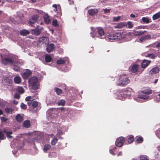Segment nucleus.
Masks as SVG:
<instances>
[{
	"label": "nucleus",
	"mask_w": 160,
	"mask_h": 160,
	"mask_svg": "<svg viewBox=\"0 0 160 160\" xmlns=\"http://www.w3.org/2000/svg\"><path fill=\"white\" fill-rule=\"evenodd\" d=\"M152 93L151 90H146L138 94L137 97L134 96L133 99L138 102H142L143 101V100H149L151 99L152 98L150 97L149 95Z\"/></svg>",
	"instance_id": "obj_1"
},
{
	"label": "nucleus",
	"mask_w": 160,
	"mask_h": 160,
	"mask_svg": "<svg viewBox=\"0 0 160 160\" xmlns=\"http://www.w3.org/2000/svg\"><path fill=\"white\" fill-rule=\"evenodd\" d=\"M91 31L90 34L92 38L98 37L101 39L105 38L104 32L103 28H101L91 27Z\"/></svg>",
	"instance_id": "obj_2"
},
{
	"label": "nucleus",
	"mask_w": 160,
	"mask_h": 160,
	"mask_svg": "<svg viewBox=\"0 0 160 160\" xmlns=\"http://www.w3.org/2000/svg\"><path fill=\"white\" fill-rule=\"evenodd\" d=\"M126 36L124 32H112L108 33L105 38L108 41H111L113 40L124 38Z\"/></svg>",
	"instance_id": "obj_3"
},
{
	"label": "nucleus",
	"mask_w": 160,
	"mask_h": 160,
	"mask_svg": "<svg viewBox=\"0 0 160 160\" xmlns=\"http://www.w3.org/2000/svg\"><path fill=\"white\" fill-rule=\"evenodd\" d=\"M129 82L130 80L128 76L126 74H122L117 78L116 84L118 86H125Z\"/></svg>",
	"instance_id": "obj_4"
},
{
	"label": "nucleus",
	"mask_w": 160,
	"mask_h": 160,
	"mask_svg": "<svg viewBox=\"0 0 160 160\" xmlns=\"http://www.w3.org/2000/svg\"><path fill=\"white\" fill-rule=\"evenodd\" d=\"M17 58V57H8L3 58L2 60V62L5 65H12L14 62H17V65L19 66L22 65L24 63L21 60H19L16 61V59Z\"/></svg>",
	"instance_id": "obj_5"
},
{
	"label": "nucleus",
	"mask_w": 160,
	"mask_h": 160,
	"mask_svg": "<svg viewBox=\"0 0 160 160\" xmlns=\"http://www.w3.org/2000/svg\"><path fill=\"white\" fill-rule=\"evenodd\" d=\"M28 83L29 87L33 90H37L39 88V84L37 77H33L29 78Z\"/></svg>",
	"instance_id": "obj_6"
},
{
	"label": "nucleus",
	"mask_w": 160,
	"mask_h": 160,
	"mask_svg": "<svg viewBox=\"0 0 160 160\" xmlns=\"http://www.w3.org/2000/svg\"><path fill=\"white\" fill-rule=\"evenodd\" d=\"M129 71L132 73H135L137 72L141 73L143 70L142 69L140 65L136 63L132 64L129 68Z\"/></svg>",
	"instance_id": "obj_7"
},
{
	"label": "nucleus",
	"mask_w": 160,
	"mask_h": 160,
	"mask_svg": "<svg viewBox=\"0 0 160 160\" xmlns=\"http://www.w3.org/2000/svg\"><path fill=\"white\" fill-rule=\"evenodd\" d=\"M32 74V72L29 69H26L23 71L22 76V78L26 79L29 77Z\"/></svg>",
	"instance_id": "obj_8"
},
{
	"label": "nucleus",
	"mask_w": 160,
	"mask_h": 160,
	"mask_svg": "<svg viewBox=\"0 0 160 160\" xmlns=\"http://www.w3.org/2000/svg\"><path fill=\"white\" fill-rule=\"evenodd\" d=\"M55 109H50L47 112V118L49 120L51 119H54L53 116L54 115V112H55Z\"/></svg>",
	"instance_id": "obj_9"
},
{
	"label": "nucleus",
	"mask_w": 160,
	"mask_h": 160,
	"mask_svg": "<svg viewBox=\"0 0 160 160\" xmlns=\"http://www.w3.org/2000/svg\"><path fill=\"white\" fill-rule=\"evenodd\" d=\"M116 98L119 99H120L122 100H124L125 98H126V95L123 91L121 90H118L116 93Z\"/></svg>",
	"instance_id": "obj_10"
},
{
	"label": "nucleus",
	"mask_w": 160,
	"mask_h": 160,
	"mask_svg": "<svg viewBox=\"0 0 160 160\" xmlns=\"http://www.w3.org/2000/svg\"><path fill=\"white\" fill-rule=\"evenodd\" d=\"M125 142V139L124 137H120L118 138L115 142L116 145L119 147L122 146L123 142Z\"/></svg>",
	"instance_id": "obj_11"
},
{
	"label": "nucleus",
	"mask_w": 160,
	"mask_h": 160,
	"mask_svg": "<svg viewBox=\"0 0 160 160\" xmlns=\"http://www.w3.org/2000/svg\"><path fill=\"white\" fill-rule=\"evenodd\" d=\"M52 7L54 8L53 11L55 12L58 11L56 15H55V17L58 18L62 15V13L60 9H59V6L58 7L56 4H53L52 5Z\"/></svg>",
	"instance_id": "obj_12"
},
{
	"label": "nucleus",
	"mask_w": 160,
	"mask_h": 160,
	"mask_svg": "<svg viewBox=\"0 0 160 160\" xmlns=\"http://www.w3.org/2000/svg\"><path fill=\"white\" fill-rule=\"evenodd\" d=\"M37 42L38 44H48L49 43V40L48 37H44L40 38Z\"/></svg>",
	"instance_id": "obj_13"
},
{
	"label": "nucleus",
	"mask_w": 160,
	"mask_h": 160,
	"mask_svg": "<svg viewBox=\"0 0 160 160\" xmlns=\"http://www.w3.org/2000/svg\"><path fill=\"white\" fill-rule=\"evenodd\" d=\"M123 92L124 94L126 95V96L129 97L133 95L134 93L133 90L130 88H126Z\"/></svg>",
	"instance_id": "obj_14"
},
{
	"label": "nucleus",
	"mask_w": 160,
	"mask_h": 160,
	"mask_svg": "<svg viewBox=\"0 0 160 160\" xmlns=\"http://www.w3.org/2000/svg\"><path fill=\"white\" fill-rule=\"evenodd\" d=\"M151 36L150 35L148 34L142 37L138 40H137V41L139 42H145L147 40H149L151 39Z\"/></svg>",
	"instance_id": "obj_15"
},
{
	"label": "nucleus",
	"mask_w": 160,
	"mask_h": 160,
	"mask_svg": "<svg viewBox=\"0 0 160 160\" xmlns=\"http://www.w3.org/2000/svg\"><path fill=\"white\" fill-rule=\"evenodd\" d=\"M27 104L28 106L30 107L32 106L34 108L37 107L38 105V102L34 100H32L29 102H27Z\"/></svg>",
	"instance_id": "obj_16"
},
{
	"label": "nucleus",
	"mask_w": 160,
	"mask_h": 160,
	"mask_svg": "<svg viewBox=\"0 0 160 160\" xmlns=\"http://www.w3.org/2000/svg\"><path fill=\"white\" fill-rule=\"evenodd\" d=\"M38 18V16L37 15H33L29 20L28 23L31 26H32V25L37 20Z\"/></svg>",
	"instance_id": "obj_17"
},
{
	"label": "nucleus",
	"mask_w": 160,
	"mask_h": 160,
	"mask_svg": "<svg viewBox=\"0 0 160 160\" xmlns=\"http://www.w3.org/2000/svg\"><path fill=\"white\" fill-rule=\"evenodd\" d=\"M55 98L51 95L47 97L46 99V102L49 103H53L55 102Z\"/></svg>",
	"instance_id": "obj_18"
},
{
	"label": "nucleus",
	"mask_w": 160,
	"mask_h": 160,
	"mask_svg": "<svg viewBox=\"0 0 160 160\" xmlns=\"http://www.w3.org/2000/svg\"><path fill=\"white\" fill-rule=\"evenodd\" d=\"M55 48V47L54 44L51 43L47 45V51L48 52H50L54 50Z\"/></svg>",
	"instance_id": "obj_19"
},
{
	"label": "nucleus",
	"mask_w": 160,
	"mask_h": 160,
	"mask_svg": "<svg viewBox=\"0 0 160 160\" xmlns=\"http://www.w3.org/2000/svg\"><path fill=\"white\" fill-rule=\"evenodd\" d=\"M43 17L44 21L46 24H48L50 22L51 20V18L47 14H45Z\"/></svg>",
	"instance_id": "obj_20"
},
{
	"label": "nucleus",
	"mask_w": 160,
	"mask_h": 160,
	"mask_svg": "<svg viewBox=\"0 0 160 160\" xmlns=\"http://www.w3.org/2000/svg\"><path fill=\"white\" fill-rule=\"evenodd\" d=\"M151 61L150 60H143L141 63L142 69L145 68L150 63Z\"/></svg>",
	"instance_id": "obj_21"
},
{
	"label": "nucleus",
	"mask_w": 160,
	"mask_h": 160,
	"mask_svg": "<svg viewBox=\"0 0 160 160\" xmlns=\"http://www.w3.org/2000/svg\"><path fill=\"white\" fill-rule=\"evenodd\" d=\"M146 32L145 30L134 31L133 34L135 36H138L143 34Z\"/></svg>",
	"instance_id": "obj_22"
},
{
	"label": "nucleus",
	"mask_w": 160,
	"mask_h": 160,
	"mask_svg": "<svg viewBox=\"0 0 160 160\" xmlns=\"http://www.w3.org/2000/svg\"><path fill=\"white\" fill-rule=\"evenodd\" d=\"M2 123L3 125H7L9 123L8 118L4 117H0Z\"/></svg>",
	"instance_id": "obj_23"
},
{
	"label": "nucleus",
	"mask_w": 160,
	"mask_h": 160,
	"mask_svg": "<svg viewBox=\"0 0 160 160\" xmlns=\"http://www.w3.org/2000/svg\"><path fill=\"white\" fill-rule=\"evenodd\" d=\"M126 24L125 22H122L119 23L114 26V28H122L125 26Z\"/></svg>",
	"instance_id": "obj_24"
},
{
	"label": "nucleus",
	"mask_w": 160,
	"mask_h": 160,
	"mask_svg": "<svg viewBox=\"0 0 160 160\" xmlns=\"http://www.w3.org/2000/svg\"><path fill=\"white\" fill-rule=\"evenodd\" d=\"M23 114H18L16 117V119L18 122H21L23 120Z\"/></svg>",
	"instance_id": "obj_25"
},
{
	"label": "nucleus",
	"mask_w": 160,
	"mask_h": 160,
	"mask_svg": "<svg viewBox=\"0 0 160 160\" xmlns=\"http://www.w3.org/2000/svg\"><path fill=\"white\" fill-rule=\"evenodd\" d=\"M159 68L157 67H155L152 68L150 71V73L151 74H156L159 72Z\"/></svg>",
	"instance_id": "obj_26"
},
{
	"label": "nucleus",
	"mask_w": 160,
	"mask_h": 160,
	"mask_svg": "<svg viewBox=\"0 0 160 160\" xmlns=\"http://www.w3.org/2000/svg\"><path fill=\"white\" fill-rule=\"evenodd\" d=\"M89 14L91 16H94L98 12V10L96 9H90L88 10Z\"/></svg>",
	"instance_id": "obj_27"
},
{
	"label": "nucleus",
	"mask_w": 160,
	"mask_h": 160,
	"mask_svg": "<svg viewBox=\"0 0 160 160\" xmlns=\"http://www.w3.org/2000/svg\"><path fill=\"white\" fill-rule=\"evenodd\" d=\"M68 62L67 60L63 58H61L57 61V63L58 65H61L65 63L66 62Z\"/></svg>",
	"instance_id": "obj_28"
},
{
	"label": "nucleus",
	"mask_w": 160,
	"mask_h": 160,
	"mask_svg": "<svg viewBox=\"0 0 160 160\" xmlns=\"http://www.w3.org/2000/svg\"><path fill=\"white\" fill-rule=\"evenodd\" d=\"M128 139V142L126 143V144H129L132 142L134 140V137L133 136L130 135L127 137Z\"/></svg>",
	"instance_id": "obj_29"
},
{
	"label": "nucleus",
	"mask_w": 160,
	"mask_h": 160,
	"mask_svg": "<svg viewBox=\"0 0 160 160\" xmlns=\"http://www.w3.org/2000/svg\"><path fill=\"white\" fill-rule=\"evenodd\" d=\"M23 126L25 128H28L30 126V121L29 120H26L23 123Z\"/></svg>",
	"instance_id": "obj_30"
},
{
	"label": "nucleus",
	"mask_w": 160,
	"mask_h": 160,
	"mask_svg": "<svg viewBox=\"0 0 160 160\" xmlns=\"http://www.w3.org/2000/svg\"><path fill=\"white\" fill-rule=\"evenodd\" d=\"M4 132L6 134L7 137L8 138H12V137L10 135L12 134V131H8L6 129L4 130Z\"/></svg>",
	"instance_id": "obj_31"
},
{
	"label": "nucleus",
	"mask_w": 160,
	"mask_h": 160,
	"mask_svg": "<svg viewBox=\"0 0 160 160\" xmlns=\"http://www.w3.org/2000/svg\"><path fill=\"white\" fill-rule=\"evenodd\" d=\"M17 64V62H14L13 65V69L16 71H19L20 70V66Z\"/></svg>",
	"instance_id": "obj_32"
},
{
	"label": "nucleus",
	"mask_w": 160,
	"mask_h": 160,
	"mask_svg": "<svg viewBox=\"0 0 160 160\" xmlns=\"http://www.w3.org/2000/svg\"><path fill=\"white\" fill-rule=\"evenodd\" d=\"M29 32L27 30H23L21 31L20 34L23 36H26L29 34Z\"/></svg>",
	"instance_id": "obj_33"
},
{
	"label": "nucleus",
	"mask_w": 160,
	"mask_h": 160,
	"mask_svg": "<svg viewBox=\"0 0 160 160\" xmlns=\"http://www.w3.org/2000/svg\"><path fill=\"white\" fill-rule=\"evenodd\" d=\"M54 90L58 95H59L63 93L62 90L57 88L55 87L54 88Z\"/></svg>",
	"instance_id": "obj_34"
},
{
	"label": "nucleus",
	"mask_w": 160,
	"mask_h": 160,
	"mask_svg": "<svg viewBox=\"0 0 160 160\" xmlns=\"http://www.w3.org/2000/svg\"><path fill=\"white\" fill-rule=\"evenodd\" d=\"M21 81V78L19 76H16L14 78V81L16 83H19Z\"/></svg>",
	"instance_id": "obj_35"
},
{
	"label": "nucleus",
	"mask_w": 160,
	"mask_h": 160,
	"mask_svg": "<svg viewBox=\"0 0 160 160\" xmlns=\"http://www.w3.org/2000/svg\"><path fill=\"white\" fill-rule=\"evenodd\" d=\"M45 58L46 62H50L52 60V58L49 55H45Z\"/></svg>",
	"instance_id": "obj_36"
},
{
	"label": "nucleus",
	"mask_w": 160,
	"mask_h": 160,
	"mask_svg": "<svg viewBox=\"0 0 160 160\" xmlns=\"http://www.w3.org/2000/svg\"><path fill=\"white\" fill-rule=\"evenodd\" d=\"M136 140L137 142L138 143L142 142L143 141V138L140 136H138L136 137Z\"/></svg>",
	"instance_id": "obj_37"
},
{
	"label": "nucleus",
	"mask_w": 160,
	"mask_h": 160,
	"mask_svg": "<svg viewBox=\"0 0 160 160\" xmlns=\"http://www.w3.org/2000/svg\"><path fill=\"white\" fill-rule=\"evenodd\" d=\"M66 101L64 100L61 99L58 102V105L59 106H64L65 104Z\"/></svg>",
	"instance_id": "obj_38"
},
{
	"label": "nucleus",
	"mask_w": 160,
	"mask_h": 160,
	"mask_svg": "<svg viewBox=\"0 0 160 160\" xmlns=\"http://www.w3.org/2000/svg\"><path fill=\"white\" fill-rule=\"evenodd\" d=\"M160 17V12H158L152 16V18L153 20H156L159 18Z\"/></svg>",
	"instance_id": "obj_39"
},
{
	"label": "nucleus",
	"mask_w": 160,
	"mask_h": 160,
	"mask_svg": "<svg viewBox=\"0 0 160 160\" xmlns=\"http://www.w3.org/2000/svg\"><path fill=\"white\" fill-rule=\"evenodd\" d=\"M17 91L18 92L21 93H23L24 92V89L21 87H18Z\"/></svg>",
	"instance_id": "obj_40"
},
{
	"label": "nucleus",
	"mask_w": 160,
	"mask_h": 160,
	"mask_svg": "<svg viewBox=\"0 0 160 160\" xmlns=\"http://www.w3.org/2000/svg\"><path fill=\"white\" fill-rule=\"evenodd\" d=\"M51 148V146L50 145L47 144L44 146L43 150L44 152H46L48 150Z\"/></svg>",
	"instance_id": "obj_41"
},
{
	"label": "nucleus",
	"mask_w": 160,
	"mask_h": 160,
	"mask_svg": "<svg viewBox=\"0 0 160 160\" xmlns=\"http://www.w3.org/2000/svg\"><path fill=\"white\" fill-rule=\"evenodd\" d=\"M12 81L9 78H7L5 80V84L8 85H10Z\"/></svg>",
	"instance_id": "obj_42"
},
{
	"label": "nucleus",
	"mask_w": 160,
	"mask_h": 160,
	"mask_svg": "<svg viewBox=\"0 0 160 160\" xmlns=\"http://www.w3.org/2000/svg\"><path fill=\"white\" fill-rule=\"evenodd\" d=\"M141 160H149L147 156L145 155H141L140 157Z\"/></svg>",
	"instance_id": "obj_43"
},
{
	"label": "nucleus",
	"mask_w": 160,
	"mask_h": 160,
	"mask_svg": "<svg viewBox=\"0 0 160 160\" xmlns=\"http://www.w3.org/2000/svg\"><path fill=\"white\" fill-rule=\"evenodd\" d=\"M63 134V132L60 129H58L57 133L56 134V136L57 137H59L60 138H61V137H60V136L61 135H62Z\"/></svg>",
	"instance_id": "obj_44"
},
{
	"label": "nucleus",
	"mask_w": 160,
	"mask_h": 160,
	"mask_svg": "<svg viewBox=\"0 0 160 160\" xmlns=\"http://www.w3.org/2000/svg\"><path fill=\"white\" fill-rule=\"evenodd\" d=\"M13 109L11 108H5V111L7 113H12Z\"/></svg>",
	"instance_id": "obj_45"
},
{
	"label": "nucleus",
	"mask_w": 160,
	"mask_h": 160,
	"mask_svg": "<svg viewBox=\"0 0 160 160\" xmlns=\"http://www.w3.org/2000/svg\"><path fill=\"white\" fill-rule=\"evenodd\" d=\"M58 141V139L56 138H54L52 141H51V144L52 145H54Z\"/></svg>",
	"instance_id": "obj_46"
},
{
	"label": "nucleus",
	"mask_w": 160,
	"mask_h": 160,
	"mask_svg": "<svg viewBox=\"0 0 160 160\" xmlns=\"http://www.w3.org/2000/svg\"><path fill=\"white\" fill-rule=\"evenodd\" d=\"M32 33L36 35H38L40 34V32L39 30H33Z\"/></svg>",
	"instance_id": "obj_47"
},
{
	"label": "nucleus",
	"mask_w": 160,
	"mask_h": 160,
	"mask_svg": "<svg viewBox=\"0 0 160 160\" xmlns=\"http://www.w3.org/2000/svg\"><path fill=\"white\" fill-rule=\"evenodd\" d=\"M69 69V68L67 66H65V68L63 67V68L60 69V70L63 72H67L68 71Z\"/></svg>",
	"instance_id": "obj_48"
},
{
	"label": "nucleus",
	"mask_w": 160,
	"mask_h": 160,
	"mask_svg": "<svg viewBox=\"0 0 160 160\" xmlns=\"http://www.w3.org/2000/svg\"><path fill=\"white\" fill-rule=\"evenodd\" d=\"M121 18L120 16H118L117 17H113L112 18V20L114 22H117L119 21Z\"/></svg>",
	"instance_id": "obj_49"
},
{
	"label": "nucleus",
	"mask_w": 160,
	"mask_h": 160,
	"mask_svg": "<svg viewBox=\"0 0 160 160\" xmlns=\"http://www.w3.org/2000/svg\"><path fill=\"white\" fill-rule=\"evenodd\" d=\"M142 21L146 23H148L149 22V20L148 18L143 17L142 18Z\"/></svg>",
	"instance_id": "obj_50"
},
{
	"label": "nucleus",
	"mask_w": 160,
	"mask_h": 160,
	"mask_svg": "<svg viewBox=\"0 0 160 160\" xmlns=\"http://www.w3.org/2000/svg\"><path fill=\"white\" fill-rule=\"evenodd\" d=\"M52 25L55 27H57L58 25L57 22V20L56 19L53 20L52 21Z\"/></svg>",
	"instance_id": "obj_51"
},
{
	"label": "nucleus",
	"mask_w": 160,
	"mask_h": 160,
	"mask_svg": "<svg viewBox=\"0 0 160 160\" xmlns=\"http://www.w3.org/2000/svg\"><path fill=\"white\" fill-rule=\"evenodd\" d=\"M20 106H21V107L22 108V109H25L27 108L26 105V104H24L22 102L21 103Z\"/></svg>",
	"instance_id": "obj_52"
},
{
	"label": "nucleus",
	"mask_w": 160,
	"mask_h": 160,
	"mask_svg": "<svg viewBox=\"0 0 160 160\" xmlns=\"http://www.w3.org/2000/svg\"><path fill=\"white\" fill-rule=\"evenodd\" d=\"M25 100L26 101L29 102V101L33 100L32 99V98L31 96H28L26 98Z\"/></svg>",
	"instance_id": "obj_53"
},
{
	"label": "nucleus",
	"mask_w": 160,
	"mask_h": 160,
	"mask_svg": "<svg viewBox=\"0 0 160 160\" xmlns=\"http://www.w3.org/2000/svg\"><path fill=\"white\" fill-rule=\"evenodd\" d=\"M60 87L62 88L66 89V85L64 83H62L60 84Z\"/></svg>",
	"instance_id": "obj_54"
},
{
	"label": "nucleus",
	"mask_w": 160,
	"mask_h": 160,
	"mask_svg": "<svg viewBox=\"0 0 160 160\" xmlns=\"http://www.w3.org/2000/svg\"><path fill=\"white\" fill-rule=\"evenodd\" d=\"M127 27L128 28H131L132 27V25L131 22H128L127 24Z\"/></svg>",
	"instance_id": "obj_55"
},
{
	"label": "nucleus",
	"mask_w": 160,
	"mask_h": 160,
	"mask_svg": "<svg viewBox=\"0 0 160 160\" xmlns=\"http://www.w3.org/2000/svg\"><path fill=\"white\" fill-rule=\"evenodd\" d=\"M103 11L104 12V13L106 14H108L110 12V9H104Z\"/></svg>",
	"instance_id": "obj_56"
},
{
	"label": "nucleus",
	"mask_w": 160,
	"mask_h": 160,
	"mask_svg": "<svg viewBox=\"0 0 160 160\" xmlns=\"http://www.w3.org/2000/svg\"><path fill=\"white\" fill-rule=\"evenodd\" d=\"M155 100L157 102L160 101V93L157 95Z\"/></svg>",
	"instance_id": "obj_57"
},
{
	"label": "nucleus",
	"mask_w": 160,
	"mask_h": 160,
	"mask_svg": "<svg viewBox=\"0 0 160 160\" xmlns=\"http://www.w3.org/2000/svg\"><path fill=\"white\" fill-rule=\"evenodd\" d=\"M20 97V95L18 93H16L14 95V98H16L18 99Z\"/></svg>",
	"instance_id": "obj_58"
},
{
	"label": "nucleus",
	"mask_w": 160,
	"mask_h": 160,
	"mask_svg": "<svg viewBox=\"0 0 160 160\" xmlns=\"http://www.w3.org/2000/svg\"><path fill=\"white\" fill-rule=\"evenodd\" d=\"M55 153H52L48 155V156L50 157H52L55 156Z\"/></svg>",
	"instance_id": "obj_59"
},
{
	"label": "nucleus",
	"mask_w": 160,
	"mask_h": 160,
	"mask_svg": "<svg viewBox=\"0 0 160 160\" xmlns=\"http://www.w3.org/2000/svg\"><path fill=\"white\" fill-rule=\"evenodd\" d=\"M148 56L150 57V58L153 59L155 58V56L153 54H150L148 55Z\"/></svg>",
	"instance_id": "obj_60"
},
{
	"label": "nucleus",
	"mask_w": 160,
	"mask_h": 160,
	"mask_svg": "<svg viewBox=\"0 0 160 160\" xmlns=\"http://www.w3.org/2000/svg\"><path fill=\"white\" fill-rule=\"evenodd\" d=\"M113 151H114L113 150H112V149H110L109 150V152L110 153L113 155H115V154L113 152Z\"/></svg>",
	"instance_id": "obj_61"
},
{
	"label": "nucleus",
	"mask_w": 160,
	"mask_h": 160,
	"mask_svg": "<svg viewBox=\"0 0 160 160\" xmlns=\"http://www.w3.org/2000/svg\"><path fill=\"white\" fill-rule=\"evenodd\" d=\"M70 4H71L73 3V0H68Z\"/></svg>",
	"instance_id": "obj_62"
},
{
	"label": "nucleus",
	"mask_w": 160,
	"mask_h": 160,
	"mask_svg": "<svg viewBox=\"0 0 160 160\" xmlns=\"http://www.w3.org/2000/svg\"><path fill=\"white\" fill-rule=\"evenodd\" d=\"M37 12L39 13H41L43 12L41 10H37Z\"/></svg>",
	"instance_id": "obj_63"
},
{
	"label": "nucleus",
	"mask_w": 160,
	"mask_h": 160,
	"mask_svg": "<svg viewBox=\"0 0 160 160\" xmlns=\"http://www.w3.org/2000/svg\"><path fill=\"white\" fill-rule=\"evenodd\" d=\"M156 47L158 48H160V42L158 43L156 45Z\"/></svg>",
	"instance_id": "obj_64"
}]
</instances>
